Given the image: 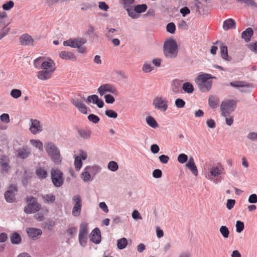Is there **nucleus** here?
Masks as SVG:
<instances>
[{"label": "nucleus", "instance_id": "obj_8", "mask_svg": "<svg viewBox=\"0 0 257 257\" xmlns=\"http://www.w3.org/2000/svg\"><path fill=\"white\" fill-rule=\"evenodd\" d=\"M155 108L162 111H165L168 108V101L162 97H156L153 101Z\"/></svg>", "mask_w": 257, "mask_h": 257}, {"label": "nucleus", "instance_id": "obj_19", "mask_svg": "<svg viewBox=\"0 0 257 257\" xmlns=\"http://www.w3.org/2000/svg\"><path fill=\"white\" fill-rule=\"evenodd\" d=\"M27 232L29 236L34 240L39 238L42 234V231L40 229L35 228H29L27 229Z\"/></svg>", "mask_w": 257, "mask_h": 257}, {"label": "nucleus", "instance_id": "obj_50", "mask_svg": "<svg viewBox=\"0 0 257 257\" xmlns=\"http://www.w3.org/2000/svg\"><path fill=\"white\" fill-rule=\"evenodd\" d=\"M191 9L192 10L201 14V12L200 10L202 9V5L200 2L195 1L194 6L191 7Z\"/></svg>", "mask_w": 257, "mask_h": 257}, {"label": "nucleus", "instance_id": "obj_41", "mask_svg": "<svg viewBox=\"0 0 257 257\" xmlns=\"http://www.w3.org/2000/svg\"><path fill=\"white\" fill-rule=\"evenodd\" d=\"M107 29L108 31L105 33V36L110 41L114 36L113 33L117 32V30L114 28H107Z\"/></svg>", "mask_w": 257, "mask_h": 257}, {"label": "nucleus", "instance_id": "obj_46", "mask_svg": "<svg viewBox=\"0 0 257 257\" xmlns=\"http://www.w3.org/2000/svg\"><path fill=\"white\" fill-rule=\"evenodd\" d=\"M31 143L36 148H38L40 151L43 150V143L38 140H31Z\"/></svg>", "mask_w": 257, "mask_h": 257}, {"label": "nucleus", "instance_id": "obj_51", "mask_svg": "<svg viewBox=\"0 0 257 257\" xmlns=\"http://www.w3.org/2000/svg\"><path fill=\"white\" fill-rule=\"evenodd\" d=\"M105 114L109 118H116L117 117V113L112 109H107L105 111Z\"/></svg>", "mask_w": 257, "mask_h": 257}, {"label": "nucleus", "instance_id": "obj_40", "mask_svg": "<svg viewBox=\"0 0 257 257\" xmlns=\"http://www.w3.org/2000/svg\"><path fill=\"white\" fill-rule=\"evenodd\" d=\"M134 9L135 11L139 14L145 12L147 9V6L145 4L138 5L134 7Z\"/></svg>", "mask_w": 257, "mask_h": 257}, {"label": "nucleus", "instance_id": "obj_52", "mask_svg": "<svg viewBox=\"0 0 257 257\" xmlns=\"http://www.w3.org/2000/svg\"><path fill=\"white\" fill-rule=\"evenodd\" d=\"M14 6V3L12 1H10L2 6V8L5 11H9Z\"/></svg>", "mask_w": 257, "mask_h": 257}, {"label": "nucleus", "instance_id": "obj_53", "mask_svg": "<svg viewBox=\"0 0 257 257\" xmlns=\"http://www.w3.org/2000/svg\"><path fill=\"white\" fill-rule=\"evenodd\" d=\"M44 60V58L42 57H39L34 60V65L35 68L37 69H42V63Z\"/></svg>", "mask_w": 257, "mask_h": 257}, {"label": "nucleus", "instance_id": "obj_1", "mask_svg": "<svg viewBox=\"0 0 257 257\" xmlns=\"http://www.w3.org/2000/svg\"><path fill=\"white\" fill-rule=\"evenodd\" d=\"M164 54L167 58L174 59L178 53L177 42L172 39L166 40L163 46Z\"/></svg>", "mask_w": 257, "mask_h": 257}, {"label": "nucleus", "instance_id": "obj_5", "mask_svg": "<svg viewBox=\"0 0 257 257\" xmlns=\"http://www.w3.org/2000/svg\"><path fill=\"white\" fill-rule=\"evenodd\" d=\"M72 202L73 205L72 209V214L73 216L78 217L81 214L82 206V199L80 195L73 196Z\"/></svg>", "mask_w": 257, "mask_h": 257}, {"label": "nucleus", "instance_id": "obj_34", "mask_svg": "<svg viewBox=\"0 0 257 257\" xmlns=\"http://www.w3.org/2000/svg\"><path fill=\"white\" fill-rule=\"evenodd\" d=\"M182 89L186 93H192L194 91V87L190 82H185L182 85Z\"/></svg>", "mask_w": 257, "mask_h": 257}, {"label": "nucleus", "instance_id": "obj_43", "mask_svg": "<svg viewBox=\"0 0 257 257\" xmlns=\"http://www.w3.org/2000/svg\"><path fill=\"white\" fill-rule=\"evenodd\" d=\"M126 11L127 13L128 16L133 19H138L140 17L139 14L135 11V9H133V8L126 9Z\"/></svg>", "mask_w": 257, "mask_h": 257}, {"label": "nucleus", "instance_id": "obj_27", "mask_svg": "<svg viewBox=\"0 0 257 257\" xmlns=\"http://www.w3.org/2000/svg\"><path fill=\"white\" fill-rule=\"evenodd\" d=\"M236 23L235 21L232 19L226 20L223 25V28L224 30L227 31L231 29H235Z\"/></svg>", "mask_w": 257, "mask_h": 257}, {"label": "nucleus", "instance_id": "obj_2", "mask_svg": "<svg viewBox=\"0 0 257 257\" xmlns=\"http://www.w3.org/2000/svg\"><path fill=\"white\" fill-rule=\"evenodd\" d=\"M46 151L55 164H60L62 161L60 151L54 143L48 142L45 144Z\"/></svg>", "mask_w": 257, "mask_h": 257}, {"label": "nucleus", "instance_id": "obj_35", "mask_svg": "<svg viewBox=\"0 0 257 257\" xmlns=\"http://www.w3.org/2000/svg\"><path fill=\"white\" fill-rule=\"evenodd\" d=\"M220 54L221 57L226 60L228 61V55L227 46H224L222 44L220 46Z\"/></svg>", "mask_w": 257, "mask_h": 257}, {"label": "nucleus", "instance_id": "obj_32", "mask_svg": "<svg viewBox=\"0 0 257 257\" xmlns=\"http://www.w3.org/2000/svg\"><path fill=\"white\" fill-rule=\"evenodd\" d=\"M135 0H119V3L122 6L123 8L126 11V9H130L134 8L133 4Z\"/></svg>", "mask_w": 257, "mask_h": 257}, {"label": "nucleus", "instance_id": "obj_15", "mask_svg": "<svg viewBox=\"0 0 257 257\" xmlns=\"http://www.w3.org/2000/svg\"><path fill=\"white\" fill-rule=\"evenodd\" d=\"M86 101L88 103H90L92 101L93 104L97 105L99 108H102L104 105L103 100L99 99L98 96L96 94L88 96Z\"/></svg>", "mask_w": 257, "mask_h": 257}, {"label": "nucleus", "instance_id": "obj_56", "mask_svg": "<svg viewBox=\"0 0 257 257\" xmlns=\"http://www.w3.org/2000/svg\"><path fill=\"white\" fill-rule=\"evenodd\" d=\"M247 47L251 52L257 54V41L247 44Z\"/></svg>", "mask_w": 257, "mask_h": 257}, {"label": "nucleus", "instance_id": "obj_42", "mask_svg": "<svg viewBox=\"0 0 257 257\" xmlns=\"http://www.w3.org/2000/svg\"><path fill=\"white\" fill-rule=\"evenodd\" d=\"M219 231L224 238L228 237L229 230L226 226H221L219 228Z\"/></svg>", "mask_w": 257, "mask_h": 257}, {"label": "nucleus", "instance_id": "obj_59", "mask_svg": "<svg viewBox=\"0 0 257 257\" xmlns=\"http://www.w3.org/2000/svg\"><path fill=\"white\" fill-rule=\"evenodd\" d=\"M104 98L106 103L108 104H112L115 101L114 97L109 94L105 95Z\"/></svg>", "mask_w": 257, "mask_h": 257}, {"label": "nucleus", "instance_id": "obj_64", "mask_svg": "<svg viewBox=\"0 0 257 257\" xmlns=\"http://www.w3.org/2000/svg\"><path fill=\"white\" fill-rule=\"evenodd\" d=\"M247 138L249 140H250L252 141H257V133H255V132L249 133L247 135Z\"/></svg>", "mask_w": 257, "mask_h": 257}, {"label": "nucleus", "instance_id": "obj_7", "mask_svg": "<svg viewBox=\"0 0 257 257\" xmlns=\"http://www.w3.org/2000/svg\"><path fill=\"white\" fill-rule=\"evenodd\" d=\"M86 43V40L83 38L70 39L63 42V45L69 46L73 48H77L79 46H83Z\"/></svg>", "mask_w": 257, "mask_h": 257}, {"label": "nucleus", "instance_id": "obj_61", "mask_svg": "<svg viewBox=\"0 0 257 257\" xmlns=\"http://www.w3.org/2000/svg\"><path fill=\"white\" fill-rule=\"evenodd\" d=\"M100 168L97 166H94L92 167L88 166L85 168V170H89L90 172L93 173L94 175H95L97 173H98L100 171Z\"/></svg>", "mask_w": 257, "mask_h": 257}, {"label": "nucleus", "instance_id": "obj_54", "mask_svg": "<svg viewBox=\"0 0 257 257\" xmlns=\"http://www.w3.org/2000/svg\"><path fill=\"white\" fill-rule=\"evenodd\" d=\"M236 231L237 232H241L244 229V226L243 222L237 220L236 222Z\"/></svg>", "mask_w": 257, "mask_h": 257}, {"label": "nucleus", "instance_id": "obj_62", "mask_svg": "<svg viewBox=\"0 0 257 257\" xmlns=\"http://www.w3.org/2000/svg\"><path fill=\"white\" fill-rule=\"evenodd\" d=\"M177 160L179 163L183 164L187 161L188 156L185 154H181L179 155Z\"/></svg>", "mask_w": 257, "mask_h": 257}, {"label": "nucleus", "instance_id": "obj_18", "mask_svg": "<svg viewBox=\"0 0 257 257\" xmlns=\"http://www.w3.org/2000/svg\"><path fill=\"white\" fill-rule=\"evenodd\" d=\"M19 40L22 46L33 45L34 40L32 37L28 34L22 35Z\"/></svg>", "mask_w": 257, "mask_h": 257}, {"label": "nucleus", "instance_id": "obj_21", "mask_svg": "<svg viewBox=\"0 0 257 257\" xmlns=\"http://www.w3.org/2000/svg\"><path fill=\"white\" fill-rule=\"evenodd\" d=\"M0 166L2 172H7L9 169V160L6 156H2L0 157Z\"/></svg>", "mask_w": 257, "mask_h": 257}, {"label": "nucleus", "instance_id": "obj_37", "mask_svg": "<svg viewBox=\"0 0 257 257\" xmlns=\"http://www.w3.org/2000/svg\"><path fill=\"white\" fill-rule=\"evenodd\" d=\"M221 173V170L217 166L213 167L210 170V175L214 177L219 176Z\"/></svg>", "mask_w": 257, "mask_h": 257}, {"label": "nucleus", "instance_id": "obj_28", "mask_svg": "<svg viewBox=\"0 0 257 257\" xmlns=\"http://www.w3.org/2000/svg\"><path fill=\"white\" fill-rule=\"evenodd\" d=\"M229 85L235 88L239 87H249L250 86V84L245 81H235L230 82Z\"/></svg>", "mask_w": 257, "mask_h": 257}, {"label": "nucleus", "instance_id": "obj_20", "mask_svg": "<svg viewBox=\"0 0 257 257\" xmlns=\"http://www.w3.org/2000/svg\"><path fill=\"white\" fill-rule=\"evenodd\" d=\"M59 56L64 60H69L72 61L77 60L76 56L74 53L70 51H61L59 54Z\"/></svg>", "mask_w": 257, "mask_h": 257}, {"label": "nucleus", "instance_id": "obj_6", "mask_svg": "<svg viewBox=\"0 0 257 257\" xmlns=\"http://www.w3.org/2000/svg\"><path fill=\"white\" fill-rule=\"evenodd\" d=\"M51 176L53 184L56 187H61L64 183L63 172L58 169L51 170Z\"/></svg>", "mask_w": 257, "mask_h": 257}, {"label": "nucleus", "instance_id": "obj_25", "mask_svg": "<svg viewBox=\"0 0 257 257\" xmlns=\"http://www.w3.org/2000/svg\"><path fill=\"white\" fill-rule=\"evenodd\" d=\"M182 81L178 79H175L173 81L172 83L171 90L172 92L175 93H179L181 91L180 86L181 85Z\"/></svg>", "mask_w": 257, "mask_h": 257}, {"label": "nucleus", "instance_id": "obj_23", "mask_svg": "<svg viewBox=\"0 0 257 257\" xmlns=\"http://www.w3.org/2000/svg\"><path fill=\"white\" fill-rule=\"evenodd\" d=\"M42 69L51 70L52 71H55L56 70L55 63L52 60H49V61L44 60L42 63Z\"/></svg>", "mask_w": 257, "mask_h": 257}, {"label": "nucleus", "instance_id": "obj_10", "mask_svg": "<svg viewBox=\"0 0 257 257\" xmlns=\"http://www.w3.org/2000/svg\"><path fill=\"white\" fill-rule=\"evenodd\" d=\"M17 187L15 185H11L8 190L5 193V198L7 202L9 203H13L16 198V193L17 192Z\"/></svg>", "mask_w": 257, "mask_h": 257}, {"label": "nucleus", "instance_id": "obj_55", "mask_svg": "<svg viewBox=\"0 0 257 257\" xmlns=\"http://www.w3.org/2000/svg\"><path fill=\"white\" fill-rule=\"evenodd\" d=\"M87 118H88V119L90 121H91V122H93L94 123H97L100 120L99 117L98 116H97L94 114H89Z\"/></svg>", "mask_w": 257, "mask_h": 257}, {"label": "nucleus", "instance_id": "obj_58", "mask_svg": "<svg viewBox=\"0 0 257 257\" xmlns=\"http://www.w3.org/2000/svg\"><path fill=\"white\" fill-rule=\"evenodd\" d=\"M7 16V15L6 12H3L0 13V27L8 26V25L6 24L4 19Z\"/></svg>", "mask_w": 257, "mask_h": 257}, {"label": "nucleus", "instance_id": "obj_17", "mask_svg": "<svg viewBox=\"0 0 257 257\" xmlns=\"http://www.w3.org/2000/svg\"><path fill=\"white\" fill-rule=\"evenodd\" d=\"M18 157L22 159L28 158L31 154V149L27 146L19 148L17 151Z\"/></svg>", "mask_w": 257, "mask_h": 257}, {"label": "nucleus", "instance_id": "obj_39", "mask_svg": "<svg viewBox=\"0 0 257 257\" xmlns=\"http://www.w3.org/2000/svg\"><path fill=\"white\" fill-rule=\"evenodd\" d=\"M42 199L46 203H52L55 200V196L53 194H46L42 196Z\"/></svg>", "mask_w": 257, "mask_h": 257}, {"label": "nucleus", "instance_id": "obj_11", "mask_svg": "<svg viewBox=\"0 0 257 257\" xmlns=\"http://www.w3.org/2000/svg\"><path fill=\"white\" fill-rule=\"evenodd\" d=\"M41 205L37 201L32 202L24 207V212L26 214H31L38 212L41 209Z\"/></svg>", "mask_w": 257, "mask_h": 257}, {"label": "nucleus", "instance_id": "obj_33", "mask_svg": "<svg viewBox=\"0 0 257 257\" xmlns=\"http://www.w3.org/2000/svg\"><path fill=\"white\" fill-rule=\"evenodd\" d=\"M35 173L37 177L40 179H45L48 175L47 171L42 168L37 169Z\"/></svg>", "mask_w": 257, "mask_h": 257}, {"label": "nucleus", "instance_id": "obj_57", "mask_svg": "<svg viewBox=\"0 0 257 257\" xmlns=\"http://www.w3.org/2000/svg\"><path fill=\"white\" fill-rule=\"evenodd\" d=\"M166 29L167 32L171 34H174L175 32L176 27L175 24L171 22L167 25Z\"/></svg>", "mask_w": 257, "mask_h": 257}, {"label": "nucleus", "instance_id": "obj_4", "mask_svg": "<svg viewBox=\"0 0 257 257\" xmlns=\"http://www.w3.org/2000/svg\"><path fill=\"white\" fill-rule=\"evenodd\" d=\"M236 106V101L233 100H225L223 101L220 105V110L222 115L227 117L229 114L233 112Z\"/></svg>", "mask_w": 257, "mask_h": 257}, {"label": "nucleus", "instance_id": "obj_30", "mask_svg": "<svg viewBox=\"0 0 257 257\" xmlns=\"http://www.w3.org/2000/svg\"><path fill=\"white\" fill-rule=\"evenodd\" d=\"M219 102V98L216 96H210L208 99V104L211 108L217 107Z\"/></svg>", "mask_w": 257, "mask_h": 257}, {"label": "nucleus", "instance_id": "obj_26", "mask_svg": "<svg viewBox=\"0 0 257 257\" xmlns=\"http://www.w3.org/2000/svg\"><path fill=\"white\" fill-rule=\"evenodd\" d=\"M253 34V31L251 28H247L245 31H243L241 34V38L244 40L246 42H248L250 40V38Z\"/></svg>", "mask_w": 257, "mask_h": 257}, {"label": "nucleus", "instance_id": "obj_13", "mask_svg": "<svg viewBox=\"0 0 257 257\" xmlns=\"http://www.w3.org/2000/svg\"><path fill=\"white\" fill-rule=\"evenodd\" d=\"M74 166L77 171H79L82 165V160L87 159V155L85 152H82L79 156L75 155Z\"/></svg>", "mask_w": 257, "mask_h": 257}, {"label": "nucleus", "instance_id": "obj_14", "mask_svg": "<svg viewBox=\"0 0 257 257\" xmlns=\"http://www.w3.org/2000/svg\"><path fill=\"white\" fill-rule=\"evenodd\" d=\"M90 240L95 244H98L101 241L100 231L98 228H95L89 235Z\"/></svg>", "mask_w": 257, "mask_h": 257}, {"label": "nucleus", "instance_id": "obj_16", "mask_svg": "<svg viewBox=\"0 0 257 257\" xmlns=\"http://www.w3.org/2000/svg\"><path fill=\"white\" fill-rule=\"evenodd\" d=\"M54 71L51 70H43L39 71L37 74V77L41 80H46L49 79L52 77Z\"/></svg>", "mask_w": 257, "mask_h": 257}, {"label": "nucleus", "instance_id": "obj_44", "mask_svg": "<svg viewBox=\"0 0 257 257\" xmlns=\"http://www.w3.org/2000/svg\"><path fill=\"white\" fill-rule=\"evenodd\" d=\"M236 1L243 3L247 7H253L257 8V3L253 0H236Z\"/></svg>", "mask_w": 257, "mask_h": 257}, {"label": "nucleus", "instance_id": "obj_31", "mask_svg": "<svg viewBox=\"0 0 257 257\" xmlns=\"http://www.w3.org/2000/svg\"><path fill=\"white\" fill-rule=\"evenodd\" d=\"M88 233V224L86 222H82L80 225L79 235L87 236Z\"/></svg>", "mask_w": 257, "mask_h": 257}, {"label": "nucleus", "instance_id": "obj_45", "mask_svg": "<svg viewBox=\"0 0 257 257\" xmlns=\"http://www.w3.org/2000/svg\"><path fill=\"white\" fill-rule=\"evenodd\" d=\"M107 168L109 170L115 172L117 170L118 166L116 162L111 161L108 163Z\"/></svg>", "mask_w": 257, "mask_h": 257}, {"label": "nucleus", "instance_id": "obj_49", "mask_svg": "<svg viewBox=\"0 0 257 257\" xmlns=\"http://www.w3.org/2000/svg\"><path fill=\"white\" fill-rule=\"evenodd\" d=\"M22 95V91L18 89H13L11 91V95L14 98H18Z\"/></svg>", "mask_w": 257, "mask_h": 257}, {"label": "nucleus", "instance_id": "obj_12", "mask_svg": "<svg viewBox=\"0 0 257 257\" xmlns=\"http://www.w3.org/2000/svg\"><path fill=\"white\" fill-rule=\"evenodd\" d=\"M30 121L31 125L29 130L32 134L36 135L42 131L43 125L41 124L39 120L35 119H31Z\"/></svg>", "mask_w": 257, "mask_h": 257}, {"label": "nucleus", "instance_id": "obj_3", "mask_svg": "<svg viewBox=\"0 0 257 257\" xmlns=\"http://www.w3.org/2000/svg\"><path fill=\"white\" fill-rule=\"evenodd\" d=\"M210 75L207 74L199 75L196 79L199 89L202 92L208 91L211 88L212 81L210 80Z\"/></svg>", "mask_w": 257, "mask_h": 257}, {"label": "nucleus", "instance_id": "obj_63", "mask_svg": "<svg viewBox=\"0 0 257 257\" xmlns=\"http://www.w3.org/2000/svg\"><path fill=\"white\" fill-rule=\"evenodd\" d=\"M176 106L179 108H183L185 105V102L181 98H177L175 100Z\"/></svg>", "mask_w": 257, "mask_h": 257}, {"label": "nucleus", "instance_id": "obj_24", "mask_svg": "<svg viewBox=\"0 0 257 257\" xmlns=\"http://www.w3.org/2000/svg\"><path fill=\"white\" fill-rule=\"evenodd\" d=\"M186 167L191 170L194 175L195 176L198 175V170L192 157L189 158V161L186 164Z\"/></svg>", "mask_w": 257, "mask_h": 257}, {"label": "nucleus", "instance_id": "obj_36", "mask_svg": "<svg viewBox=\"0 0 257 257\" xmlns=\"http://www.w3.org/2000/svg\"><path fill=\"white\" fill-rule=\"evenodd\" d=\"M147 124L151 127L156 128L158 127V124L154 117L151 116H147L146 118Z\"/></svg>", "mask_w": 257, "mask_h": 257}, {"label": "nucleus", "instance_id": "obj_60", "mask_svg": "<svg viewBox=\"0 0 257 257\" xmlns=\"http://www.w3.org/2000/svg\"><path fill=\"white\" fill-rule=\"evenodd\" d=\"M85 171L81 173L82 177L84 182H88L90 180L91 175L88 171Z\"/></svg>", "mask_w": 257, "mask_h": 257}, {"label": "nucleus", "instance_id": "obj_22", "mask_svg": "<svg viewBox=\"0 0 257 257\" xmlns=\"http://www.w3.org/2000/svg\"><path fill=\"white\" fill-rule=\"evenodd\" d=\"M79 135L83 139L88 140L91 137V131L90 129L79 128L77 129Z\"/></svg>", "mask_w": 257, "mask_h": 257}, {"label": "nucleus", "instance_id": "obj_47", "mask_svg": "<svg viewBox=\"0 0 257 257\" xmlns=\"http://www.w3.org/2000/svg\"><path fill=\"white\" fill-rule=\"evenodd\" d=\"M78 240L80 245L82 247H85L87 245V236L78 235Z\"/></svg>", "mask_w": 257, "mask_h": 257}, {"label": "nucleus", "instance_id": "obj_38", "mask_svg": "<svg viewBox=\"0 0 257 257\" xmlns=\"http://www.w3.org/2000/svg\"><path fill=\"white\" fill-rule=\"evenodd\" d=\"M127 244V240L124 238H121L117 240V246L118 249H124Z\"/></svg>", "mask_w": 257, "mask_h": 257}, {"label": "nucleus", "instance_id": "obj_48", "mask_svg": "<svg viewBox=\"0 0 257 257\" xmlns=\"http://www.w3.org/2000/svg\"><path fill=\"white\" fill-rule=\"evenodd\" d=\"M2 27V29H0V40H2L7 36L10 32V28H7V26H3Z\"/></svg>", "mask_w": 257, "mask_h": 257}, {"label": "nucleus", "instance_id": "obj_9", "mask_svg": "<svg viewBox=\"0 0 257 257\" xmlns=\"http://www.w3.org/2000/svg\"><path fill=\"white\" fill-rule=\"evenodd\" d=\"M97 91L100 96H102L107 92L113 94H116L118 92L115 87L109 83L101 85L98 88Z\"/></svg>", "mask_w": 257, "mask_h": 257}, {"label": "nucleus", "instance_id": "obj_29", "mask_svg": "<svg viewBox=\"0 0 257 257\" xmlns=\"http://www.w3.org/2000/svg\"><path fill=\"white\" fill-rule=\"evenodd\" d=\"M10 239L12 244H18L21 242L22 238L21 235L17 232L13 233L10 236Z\"/></svg>", "mask_w": 257, "mask_h": 257}]
</instances>
